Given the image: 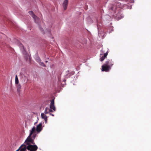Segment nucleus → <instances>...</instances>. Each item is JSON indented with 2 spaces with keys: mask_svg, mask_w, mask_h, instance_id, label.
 <instances>
[{
  "mask_svg": "<svg viewBox=\"0 0 151 151\" xmlns=\"http://www.w3.org/2000/svg\"><path fill=\"white\" fill-rule=\"evenodd\" d=\"M36 136L35 127H33L30 131L29 135L24 142L27 145V150L29 151H37L38 149V147L35 144L34 140Z\"/></svg>",
  "mask_w": 151,
  "mask_h": 151,
  "instance_id": "obj_1",
  "label": "nucleus"
},
{
  "mask_svg": "<svg viewBox=\"0 0 151 151\" xmlns=\"http://www.w3.org/2000/svg\"><path fill=\"white\" fill-rule=\"evenodd\" d=\"M110 9L113 11L114 13H116L118 18H119V16L120 13L119 12L120 8H121V4L119 3H115L110 5Z\"/></svg>",
  "mask_w": 151,
  "mask_h": 151,
  "instance_id": "obj_2",
  "label": "nucleus"
},
{
  "mask_svg": "<svg viewBox=\"0 0 151 151\" xmlns=\"http://www.w3.org/2000/svg\"><path fill=\"white\" fill-rule=\"evenodd\" d=\"M22 144L18 150L16 151H26L27 149V145L25 144Z\"/></svg>",
  "mask_w": 151,
  "mask_h": 151,
  "instance_id": "obj_3",
  "label": "nucleus"
},
{
  "mask_svg": "<svg viewBox=\"0 0 151 151\" xmlns=\"http://www.w3.org/2000/svg\"><path fill=\"white\" fill-rule=\"evenodd\" d=\"M111 68L110 67V66H107L106 64L104 63V64L102 66V69L101 70L103 71H105V72H109L111 69Z\"/></svg>",
  "mask_w": 151,
  "mask_h": 151,
  "instance_id": "obj_4",
  "label": "nucleus"
},
{
  "mask_svg": "<svg viewBox=\"0 0 151 151\" xmlns=\"http://www.w3.org/2000/svg\"><path fill=\"white\" fill-rule=\"evenodd\" d=\"M104 64L107 66H110V67L111 68V67L114 64V63L112 59H108L105 62Z\"/></svg>",
  "mask_w": 151,
  "mask_h": 151,
  "instance_id": "obj_5",
  "label": "nucleus"
},
{
  "mask_svg": "<svg viewBox=\"0 0 151 151\" xmlns=\"http://www.w3.org/2000/svg\"><path fill=\"white\" fill-rule=\"evenodd\" d=\"M35 60L41 66L44 67H46V65L44 64V63L43 62H41V60L39 56H37L36 57Z\"/></svg>",
  "mask_w": 151,
  "mask_h": 151,
  "instance_id": "obj_6",
  "label": "nucleus"
},
{
  "mask_svg": "<svg viewBox=\"0 0 151 151\" xmlns=\"http://www.w3.org/2000/svg\"><path fill=\"white\" fill-rule=\"evenodd\" d=\"M51 103L50 104V108L51 109H52L54 111H56V108L54 106V100L53 99L51 100Z\"/></svg>",
  "mask_w": 151,
  "mask_h": 151,
  "instance_id": "obj_7",
  "label": "nucleus"
},
{
  "mask_svg": "<svg viewBox=\"0 0 151 151\" xmlns=\"http://www.w3.org/2000/svg\"><path fill=\"white\" fill-rule=\"evenodd\" d=\"M28 81V78L25 76H22V78L20 79V81L22 83H27Z\"/></svg>",
  "mask_w": 151,
  "mask_h": 151,
  "instance_id": "obj_8",
  "label": "nucleus"
},
{
  "mask_svg": "<svg viewBox=\"0 0 151 151\" xmlns=\"http://www.w3.org/2000/svg\"><path fill=\"white\" fill-rule=\"evenodd\" d=\"M42 123H40L37 126L36 129H35L36 131H37L38 132H40L41 131L42 129Z\"/></svg>",
  "mask_w": 151,
  "mask_h": 151,
  "instance_id": "obj_9",
  "label": "nucleus"
},
{
  "mask_svg": "<svg viewBox=\"0 0 151 151\" xmlns=\"http://www.w3.org/2000/svg\"><path fill=\"white\" fill-rule=\"evenodd\" d=\"M68 4V1L67 0H65L63 4V6L65 10L67 8Z\"/></svg>",
  "mask_w": 151,
  "mask_h": 151,
  "instance_id": "obj_10",
  "label": "nucleus"
},
{
  "mask_svg": "<svg viewBox=\"0 0 151 151\" xmlns=\"http://www.w3.org/2000/svg\"><path fill=\"white\" fill-rule=\"evenodd\" d=\"M41 117L42 118L44 119L45 121V123H46L47 122V116L45 115L44 113H42L41 114Z\"/></svg>",
  "mask_w": 151,
  "mask_h": 151,
  "instance_id": "obj_11",
  "label": "nucleus"
},
{
  "mask_svg": "<svg viewBox=\"0 0 151 151\" xmlns=\"http://www.w3.org/2000/svg\"><path fill=\"white\" fill-rule=\"evenodd\" d=\"M108 52L107 51L106 53L104 54V55L100 57V60L101 61H102L104 60L105 58L108 55Z\"/></svg>",
  "mask_w": 151,
  "mask_h": 151,
  "instance_id": "obj_12",
  "label": "nucleus"
},
{
  "mask_svg": "<svg viewBox=\"0 0 151 151\" xmlns=\"http://www.w3.org/2000/svg\"><path fill=\"white\" fill-rule=\"evenodd\" d=\"M17 85H16V87L17 88V91L18 92H20L21 91V85L20 84H19L18 83V84H16Z\"/></svg>",
  "mask_w": 151,
  "mask_h": 151,
  "instance_id": "obj_13",
  "label": "nucleus"
},
{
  "mask_svg": "<svg viewBox=\"0 0 151 151\" xmlns=\"http://www.w3.org/2000/svg\"><path fill=\"white\" fill-rule=\"evenodd\" d=\"M36 17H33V18L34 19L36 23H38L39 19L35 15Z\"/></svg>",
  "mask_w": 151,
  "mask_h": 151,
  "instance_id": "obj_14",
  "label": "nucleus"
},
{
  "mask_svg": "<svg viewBox=\"0 0 151 151\" xmlns=\"http://www.w3.org/2000/svg\"><path fill=\"white\" fill-rule=\"evenodd\" d=\"M19 83V81L17 75H16L15 78V84H18Z\"/></svg>",
  "mask_w": 151,
  "mask_h": 151,
  "instance_id": "obj_15",
  "label": "nucleus"
},
{
  "mask_svg": "<svg viewBox=\"0 0 151 151\" xmlns=\"http://www.w3.org/2000/svg\"><path fill=\"white\" fill-rule=\"evenodd\" d=\"M29 14L30 15H31L32 17H36L35 15L33 13L32 11H29Z\"/></svg>",
  "mask_w": 151,
  "mask_h": 151,
  "instance_id": "obj_16",
  "label": "nucleus"
},
{
  "mask_svg": "<svg viewBox=\"0 0 151 151\" xmlns=\"http://www.w3.org/2000/svg\"><path fill=\"white\" fill-rule=\"evenodd\" d=\"M48 108L46 107L45 109V111L44 113L45 114H47L48 113Z\"/></svg>",
  "mask_w": 151,
  "mask_h": 151,
  "instance_id": "obj_17",
  "label": "nucleus"
},
{
  "mask_svg": "<svg viewBox=\"0 0 151 151\" xmlns=\"http://www.w3.org/2000/svg\"><path fill=\"white\" fill-rule=\"evenodd\" d=\"M48 113H49L50 112H52L53 111L52 110V109H50V108L49 109V108H48Z\"/></svg>",
  "mask_w": 151,
  "mask_h": 151,
  "instance_id": "obj_18",
  "label": "nucleus"
},
{
  "mask_svg": "<svg viewBox=\"0 0 151 151\" xmlns=\"http://www.w3.org/2000/svg\"><path fill=\"white\" fill-rule=\"evenodd\" d=\"M39 29H40V30L41 31V32H42V33H44V32H43V29H42V28L41 27H40Z\"/></svg>",
  "mask_w": 151,
  "mask_h": 151,
  "instance_id": "obj_19",
  "label": "nucleus"
},
{
  "mask_svg": "<svg viewBox=\"0 0 151 151\" xmlns=\"http://www.w3.org/2000/svg\"><path fill=\"white\" fill-rule=\"evenodd\" d=\"M50 115H52V116H54V115L53 114H52L51 113H50Z\"/></svg>",
  "mask_w": 151,
  "mask_h": 151,
  "instance_id": "obj_20",
  "label": "nucleus"
},
{
  "mask_svg": "<svg viewBox=\"0 0 151 151\" xmlns=\"http://www.w3.org/2000/svg\"><path fill=\"white\" fill-rule=\"evenodd\" d=\"M47 62H48L47 61H46L45 62L46 63H47Z\"/></svg>",
  "mask_w": 151,
  "mask_h": 151,
  "instance_id": "obj_21",
  "label": "nucleus"
}]
</instances>
